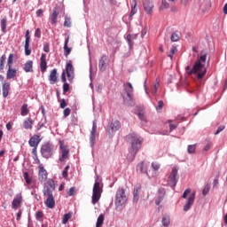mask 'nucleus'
<instances>
[{
    "label": "nucleus",
    "instance_id": "obj_55",
    "mask_svg": "<svg viewBox=\"0 0 227 227\" xmlns=\"http://www.w3.org/2000/svg\"><path fill=\"white\" fill-rule=\"evenodd\" d=\"M219 184V176H216V178L213 182V187L216 188Z\"/></svg>",
    "mask_w": 227,
    "mask_h": 227
},
{
    "label": "nucleus",
    "instance_id": "obj_23",
    "mask_svg": "<svg viewBox=\"0 0 227 227\" xmlns=\"http://www.w3.org/2000/svg\"><path fill=\"white\" fill-rule=\"evenodd\" d=\"M107 60V56L103 55L99 60L98 67L100 72H105L106 68V61Z\"/></svg>",
    "mask_w": 227,
    "mask_h": 227
},
{
    "label": "nucleus",
    "instance_id": "obj_52",
    "mask_svg": "<svg viewBox=\"0 0 227 227\" xmlns=\"http://www.w3.org/2000/svg\"><path fill=\"white\" fill-rule=\"evenodd\" d=\"M63 91H64V93H67V91H69V84L67 82H64Z\"/></svg>",
    "mask_w": 227,
    "mask_h": 227
},
{
    "label": "nucleus",
    "instance_id": "obj_44",
    "mask_svg": "<svg viewBox=\"0 0 227 227\" xmlns=\"http://www.w3.org/2000/svg\"><path fill=\"white\" fill-rule=\"evenodd\" d=\"M6 22H7L6 18L2 19V20H1V27H2V30L4 32L5 31V28H6Z\"/></svg>",
    "mask_w": 227,
    "mask_h": 227
},
{
    "label": "nucleus",
    "instance_id": "obj_38",
    "mask_svg": "<svg viewBox=\"0 0 227 227\" xmlns=\"http://www.w3.org/2000/svg\"><path fill=\"white\" fill-rule=\"evenodd\" d=\"M5 59H6V56L4 54L2 55V57L0 58V71L4 70V68Z\"/></svg>",
    "mask_w": 227,
    "mask_h": 227
},
{
    "label": "nucleus",
    "instance_id": "obj_27",
    "mask_svg": "<svg viewBox=\"0 0 227 227\" xmlns=\"http://www.w3.org/2000/svg\"><path fill=\"white\" fill-rule=\"evenodd\" d=\"M24 72H26L27 74H28L29 72H34V70H33V61L32 60H28L25 63Z\"/></svg>",
    "mask_w": 227,
    "mask_h": 227
},
{
    "label": "nucleus",
    "instance_id": "obj_46",
    "mask_svg": "<svg viewBox=\"0 0 227 227\" xmlns=\"http://www.w3.org/2000/svg\"><path fill=\"white\" fill-rule=\"evenodd\" d=\"M164 102L162 100H160L158 102V106H156V109L158 112L161 111L163 109Z\"/></svg>",
    "mask_w": 227,
    "mask_h": 227
},
{
    "label": "nucleus",
    "instance_id": "obj_11",
    "mask_svg": "<svg viewBox=\"0 0 227 227\" xmlns=\"http://www.w3.org/2000/svg\"><path fill=\"white\" fill-rule=\"evenodd\" d=\"M29 43H30L29 30H27L25 35V45H24L25 54L27 56H29L31 54V50L29 49Z\"/></svg>",
    "mask_w": 227,
    "mask_h": 227
},
{
    "label": "nucleus",
    "instance_id": "obj_4",
    "mask_svg": "<svg viewBox=\"0 0 227 227\" xmlns=\"http://www.w3.org/2000/svg\"><path fill=\"white\" fill-rule=\"evenodd\" d=\"M128 139L131 144L130 152L135 157L141 149L144 139L136 133L129 134Z\"/></svg>",
    "mask_w": 227,
    "mask_h": 227
},
{
    "label": "nucleus",
    "instance_id": "obj_6",
    "mask_svg": "<svg viewBox=\"0 0 227 227\" xmlns=\"http://www.w3.org/2000/svg\"><path fill=\"white\" fill-rule=\"evenodd\" d=\"M127 196L123 188H119L115 196V205L117 208H121L127 203Z\"/></svg>",
    "mask_w": 227,
    "mask_h": 227
},
{
    "label": "nucleus",
    "instance_id": "obj_13",
    "mask_svg": "<svg viewBox=\"0 0 227 227\" xmlns=\"http://www.w3.org/2000/svg\"><path fill=\"white\" fill-rule=\"evenodd\" d=\"M166 195V190L164 188H160L158 192V198L155 200L156 206H160V204L164 200Z\"/></svg>",
    "mask_w": 227,
    "mask_h": 227
},
{
    "label": "nucleus",
    "instance_id": "obj_12",
    "mask_svg": "<svg viewBox=\"0 0 227 227\" xmlns=\"http://www.w3.org/2000/svg\"><path fill=\"white\" fill-rule=\"evenodd\" d=\"M120 129H121V122L117 120L112 121L108 132L109 134H114L118 130H120Z\"/></svg>",
    "mask_w": 227,
    "mask_h": 227
},
{
    "label": "nucleus",
    "instance_id": "obj_49",
    "mask_svg": "<svg viewBox=\"0 0 227 227\" xmlns=\"http://www.w3.org/2000/svg\"><path fill=\"white\" fill-rule=\"evenodd\" d=\"M74 193H75V188H74V187H71V188L69 189V191L67 192V195H68L69 197L74 196Z\"/></svg>",
    "mask_w": 227,
    "mask_h": 227
},
{
    "label": "nucleus",
    "instance_id": "obj_48",
    "mask_svg": "<svg viewBox=\"0 0 227 227\" xmlns=\"http://www.w3.org/2000/svg\"><path fill=\"white\" fill-rule=\"evenodd\" d=\"M70 113H71L70 108L67 107V108L64 109V111H63L64 118H67V116H69Z\"/></svg>",
    "mask_w": 227,
    "mask_h": 227
},
{
    "label": "nucleus",
    "instance_id": "obj_62",
    "mask_svg": "<svg viewBox=\"0 0 227 227\" xmlns=\"http://www.w3.org/2000/svg\"><path fill=\"white\" fill-rule=\"evenodd\" d=\"M61 81L62 82H67V78H66V73L63 72L61 74Z\"/></svg>",
    "mask_w": 227,
    "mask_h": 227
},
{
    "label": "nucleus",
    "instance_id": "obj_19",
    "mask_svg": "<svg viewBox=\"0 0 227 227\" xmlns=\"http://www.w3.org/2000/svg\"><path fill=\"white\" fill-rule=\"evenodd\" d=\"M40 68L42 74H44L47 69V62H46V55L44 53L42 54L41 59H40Z\"/></svg>",
    "mask_w": 227,
    "mask_h": 227
},
{
    "label": "nucleus",
    "instance_id": "obj_56",
    "mask_svg": "<svg viewBox=\"0 0 227 227\" xmlns=\"http://www.w3.org/2000/svg\"><path fill=\"white\" fill-rule=\"evenodd\" d=\"M67 104L66 103V100L63 98L61 99V102H60V108L61 109H65V107H67Z\"/></svg>",
    "mask_w": 227,
    "mask_h": 227
},
{
    "label": "nucleus",
    "instance_id": "obj_64",
    "mask_svg": "<svg viewBox=\"0 0 227 227\" xmlns=\"http://www.w3.org/2000/svg\"><path fill=\"white\" fill-rule=\"evenodd\" d=\"M223 13L227 14V4L223 7Z\"/></svg>",
    "mask_w": 227,
    "mask_h": 227
},
{
    "label": "nucleus",
    "instance_id": "obj_21",
    "mask_svg": "<svg viewBox=\"0 0 227 227\" xmlns=\"http://www.w3.org/2000/svg\"><path fill=\"white\" fill-rule=\"evenodd\" d=\"M194 200H195V193H192V194L189 197V199H188V200H187V203H186V205H185L184 207V212L189 211V209L191 208V207L193 205Z\"/></svg>",
    "mask_w": 227,
    "mask_h": 227
},
{
    "label": "nucleus",
    "instance_id": "obj_42",
    "mask_svg": "<svg viewBox=\"0 0 227 227\" xmlns=\"http://www.w3.org/2000/svg\"><path fill=\"white\" fill-rule=\"evenodd\" d=\"M70 168L69 165H67L65 169L63 170L62 176L64 179H67L68 177V169Z\"/></svg>",
    "mask_w": 227,
    "mask_h": 227
},
{
    "label": "nucleus",
    "instance_id": "obj_25",
    "mask_svg": "<svg viewBox=\"0 0 227 227\" xmlns=\"http://www.w3.org/2000/svg\"><path fill=\"white\" fill-rule=\"evenodd\" d=\"M33 123H34V121L30 118H27L23 121V128L25 129L31 130L33 129Z\"/></svg>",
    "mask_w": 227,
    "mask_h": 227
},
{
    "label": "nucleus",
    "instance_id": "obj_5",
    "mask_svg": "<svg viewBox=\"0 0 227 227\" xmlns=\"http://www.w3.org/2000/svg\"><path fill=\"white\" fill-rule=\"evenodd\" d=\"M55 147L51 143H44L41 147V155L43 158L49 160L52 157Z\"/></svg>",
    "mask_w": 227,
    "mask_h": 227
},
{
    "label": "nucleus",
    "instance_id": "obj_41",
    "mask_svg": "<svg viewBox=\"0 0 227 227\" xmlns=\"http://www.w3.org/2000/svg\"><path fill=\"white\" fill-rule=\"evenodd\" d=\"M195 151H196V145H189L188 146V153L189 154H194L195 153Z\"/></svg>",
    "mask_w": 227,
    "mask_h": 227
},
{
    "label": "nucleus",
    "instance_id": "obj_63",
    "mask_svg": "<svg viewBox=\"0 0 227 227\" xmlns=\"http://www.w3.org/2000/svg\"><path fill=\"white\" fill-rule=\"evenodd\" d=\"M43 10H42V9H39V10L36 12V16H37V17H40V16L43 15Z\"/></svg>",
    "mask_w": 227,
    "mask_h": 227
},
{
    "label": "nucleus",
    "instance_id": "obj_36",
    "mask_svg": "<svg viewBox=\"0 0 227 227\" xmlns=\"http://www.w3.org/2000/svg\"><path fill=\"white\" fill-rule=\"evenodd\" d=\"M59 15V12H57L56 10L53 11L52 15H51V23L54 25L57 23V18Z\"/></svg>",
    "mask_w": 227,
    "mask_h": 227
},
{
    "label": "nucleus",
    "instance_id": "obj_61",
    "mask_svg": "<svg viewBox=\"0 0 227 227\" xmlns=\"http://www.w3.org/2000/svg\"><path fill=\"white\" fill-rule=\"evenodd\" d=\"M138 118H140V120L142 121H146V119H145V115L143 114H138Z\"/></svg>",
    "mask_w": 227,
    "mask_h": 227
},
{
    "label": "nucleus",
    "instance_id": "obj_53",
    "mask_svg": "<svg viewBox=\"0 0 227 227\" xmlns=\"http://www.w3.org/2000/svg\"><path fill=\"white\" fill-rule=\"evenodd\" d=\"M136 6H137V2H136V0H135V5L132 6L131 12H130V16H133L134 14L137 13V10Z\"/></svg>",
    "mask_w": 227,
    "mask_h": 227
},
{
    "label": "nucleus",
    "instance_id": "obj_9",
    "mask_svg": "<svg viewBox=\"0 0 227 227\" xmlns=\"http://www.w3.org/2000/svg\"><path fill=\"white\" fill-rule=\"evenodd\" d=\"M178 174V169L176 168V167H174L172 169V172L170 174V176H168V184L174 188L176 186L177 181H176V176Z\"/></svg>",
    "mask_w": 227,
    "mask_h": 227
},
{
    "label": "nucleus",
    "instance_id": "obj_20",
    "mask_svg": "<svg viewBox=\"0 0 227 227\" xmlns=\"http://www.w3.org/2000/svg\"><path fill=\"white\" fill-rule=\"evenodd\" d=\"M141 190H142L141 184H137L135 188H134V192H133V195H134L133 201L136 202V203L139 200V192H141Z\"/></svg>",
    "mask_w": 227,
    "mask_h": 227
},
{
    "label": "nucleus",
    "instance_id": "obj_26",
    "mask_svg": "<svg viewBox=\"0 0 227 227\" xmlns=\"http://www.w3.org/2000/svg\"><path fill=\"white\" fill-rule=\"evenodd\" d=\"M9 90H10V83L9 82H4L3 87H2L4 98H6V97H8Z\"/></svg>",
    "mask_w": 227,
    "mask_h": 227
},
{
    "label": "nucleus",
    "instance_id": "obj_7",
    "mask_svg": "<svg viewBox=\"0 0 227 227\" xmlns=\"http://www.w3.org/2000/svg\"><path fill=\"white\" fill-rule=\"evenodd\" d=\"M102 188L100 187V183L96 180L95 184L93 186V194H92V204L96 205L101 197Z\"/></svg>",
    "mask_w": 227,
    "mask_h": 227
},
{
    "label": "nucleus",
    "instance_id": "obj_47",
    "mask_svg": "<svg viewBox=\"0 0 227 227\" xmlns=\"http://www.w3.org/2000/svg\"><path fill=\"white\" fill-rule=\"evenodd\" d=\"M179 40V35L176 33H173L171 35L172 42H177Z\"/></svg>",
    "mask_w": 227,
    "mask_h": 227
},
{
    "label": "nucleus",
    "instance_id": "obj_22",
    "mask_svg": "<svg viewBox=\"0 0 227 227\" xmlns=\"http://www.w3.org/2000/svg\"><path fill=\"white\" fill-rule=\"evenodd\" d=\"M8 70L6 73V79L10 80V79H14V77H16L17 75V69L16 68H12V67H7Z\"/></svg>",
    "mask_w": 227,
    "mask_h": 227
},
{
    "label": "nucleus",
    "instance_id": "obj_51",
    "mask_svg": "<svg viewBox=\"0 0 227 227\" xmlns=\"http://www.w3.org/2000/svg\"><path fill=\"white\" fill-rule=\"evenodd\" d=\"M225 129V126L222 125L217 129V131L215 133V136L219 135L221 132H223Z\"/></svg>",
    "mask_w": 227,
    "mask_h": 227
},
{
    "label": "nucleus",
    "instance_id": "obj_50",
    "mask_svg": "<svg viewBox=\"0 0 227 227\" xmlns=\"http://www.w3.org/2000/svg\"><path fill=\"white\" fill-rule=\"evenodd\" d=\"M36 220H40L43 217V213L42 211H36L35 213Z\"/></svg>",
    "mask_w": 227,
    "mask_h": 227
},
{
    "label": "nucleus",
    "instance_id": "obj_32",
    "mask_svg": "<svg viewBox=\"0 0 227 227\" xmlns=\"http://www.w3.org/2000/svg\"><path fill=\"white\" fill-rule=\"evenodd\" d=\"M104 219H105V216L103 214H101L97 220L96 227H102Z\"/></svg>",
    "mask_w": 227,
    "mask_h": 227
},
{
    "label": "nucleus",
    "instance_id": "obj_1",
    "mask_svg": "<svg viewBox=\"0 0 227 227\" xmlns=\"http://www.w3.org/2000/svg\"><path fill=\"white\" fill-rule=\"evenodd\" d=\"M201 53H202V55L195 62L192 68L190 66H188L186 67L187 74H189V75H197L199 81L200 79H203V77L207 74V68L205 67V64H206V61H207V53L203 54V51Z\"/></svg>",
    "mask_w": 227,
    "mask_h": 227
},
{
    "label": "nucleus",
    "instance_id": "obj_15",
    "mask_svg": "<svg viewBox=\"0 0 227 227\" xmlns=\"http://www.w3.org/2000/svg\"><path fill=\"white\" fill-rule=\"evenodd\" d=\"M21 203H22V194L18 193L16 194L15 198L12 202V209H16Z\"/></svg>",
    "mask_w": 227,
    "mask_h": 227
},
{
    "label": "nucleus",
    "instance_id": "obj_31",
    "mask_svg": "<svg viewBox=\"0 0 227 227\" xmlns=\"http://www.w3.org/2000/svg\"><path fill=\"white\" fill-rule=\"evenodd\" d=\"M72 218V213L65 214L62 218V224H67V222Z\"/></svg>",
    "mask_w": 227,
    "mask_h": 227
},
{
    "label": "nucleus",
    "instance_id": "obj_14",
    "mask_svg": "<svg viewBox=\"0 0 227 227\" xmlns=\"http://www.w3.org/2000/svg\"><path fill=\"white\" fill-rule=\"evenodd\" d=\"M41 141L42 139L40 138V136L34 135L28 141V145H30V147H38V145Z\"/></svg>",
    "mask_w": 227,
    "mask_h": 227
},
{
    "label": "nucleus",
    "instance_id": "obj_39",
    "mask_svg": "<svg viewBox=\"0 0 227 227\" xmlns=\"http://www.w3.org/2000/svg\"><path fill=\"white\" fill-rule=\"evenodd\" d=\"M209 192H210V184H207L206 186L204 187L203 191H202L203 196H207Z\"/></svg>",
    "mask_w": 227,
    "mask_h": 227
},
{
    "label": "nucleus",
    "instance_id": "obj_34",
    "mask_svg": "<svg viewBox=\"0 0 227 227\" xmlns=\"http://www.w3.org/2000/svg\"><path fill=\"white\" fill-rule=\"evenodd\" d=\"M137 35H130V34H129V35H127V40H128V43H129V44L130 47L133 45L132 40L137 39Z\"/></svg>",
    "mask_w": 227,
    "mask_h": 227
},
{
    "label": "nucleus",
    "instance_id": "obj_30",
    "mask_svg": "<svg viewBox=\"0 0 227 227\" xmlns=\"http://www.w3.org/2000/svg\"><path fill=\"white\" fill-rule=\"evenodd\" d=\"M69 42V37H67L65 41L64 50H65V55L67 57L69 53L71 52V48H68L67 43Z\"/></svg>",
    "mask_w": 227,
    "mask_h": 227
},
{
    "label": "nucleus",
    "instance_id": "obj_43",
    "mask_svg": "<svg viewBox=\"0 0 227 227\" xmlns=\"http://www.w3.org/2000/svg\"><path fill=\"white\" fill-rule=\"evenodd\" d=\"M177 51V49L176 46L172 47L168 56L172 59L173 55Z\"/></svg>",
    "mask_w": 227,
    "mask_h": 227
},
{
    "label": "nucleus",
    "instance_id": "obj_17",
    "mask_svg": "<svg viewBox=\"0 0 227 227\" xmlns=\"http://www.w3.org/2000/svg\"><path fill=\"white\" fill-rule=\"evenodd\" d=\"M66 72H67V75L68 79L69 80L73 79V77H74V67L72 65L71 60H69L68 63L67 64Z\"/></svg>",
    "mask_w": 227,
    "mask_h": 227
},
{
    "label": "nucleus",
    "instance_id": "obj_35",
    "mask_svg": "<svg viewBox=\"0 0 227 227\" xmlns=\"http://www.w3.org/2000/svg\"><path fill=\"white\" fill-rule=\"evenodd\" d=\"M170 7V4L167 2V0L161 1V6L160 7V10L163 11L166 9H168Z\"/></svg>",
    "mask_w": 227,
    "mask_h": 227
},
{
    "label": "nucleus",
    "instance_id": "obj_45",
    "mask_svg": "<svg viewBox=\"0 0 227 227\" xmlns=\"http://www.w3.org/2000/svg\"><path fill=\"white\" fill-rule=\"evenodd\" d=\"M152 168L156 172V171H159L160 166L158 162H153L152 163Z\"/></svg>",
    "mask_w": 227,
    "mask_h": 227
},
{
    "label": "nucleus",
    "instance_id": "obj_54",
    "mask_svg": "<svg viewBox=\"0 0 227 227\" xmlns=\"http://www.w3.org/2000/svg\"><path fill=\"white\" fill-rule=\"evenodd\" d=\"M64 26H65V27H71V21H70V19H69V18H66V19H65Z\"/></svg>",
    "mask_w": 227,
    "mask_h": 227
},
{
    "label": "nucleus",
    "instance_id": "obj_57",
    "mask_svg": "<svg viewBox=\"0 0 227 227\" xmlns=\"http://www.w3.org/2000/svg\"><path fill=\"white\" fill-rule=\"evenodd\" d=\"M177 123H170L169 125V129H170V132L175 130L177 128Z\"/></svg>",
    "mask_w": 227,
    "mask_h": 227
},
{
    "label": "nucleus",
    "instance_id": "obj_8",
    "mask_svg": "<svg viewBox=\"0 0 227 227\" xmlns=\"http://www.w3.org/2000/svg\"><path fill=\"white\" fill-rule=\"evenodd\" d=\"M59 150L61 156L59 158L60 162H64L67 158L69 157V149L67 145L64 144V142H59Z\"/></svg>",
    "mask_w": 227,
    "mask_h": 227
},
{
    "label": "nucleus",
    "instance_id": "obj_16",
    "mask_svg": "<svg viewBox=\"0 0 227 227\" xmlns=\"http://www.w3.org/2000/svg\"><path fill=\"white\" fill-rule=\"evenodd\" d=\"M137 171L139 174H145L147 176H149L147 172V165L144 161H141L140 163L137 164Z\"/></svg>",
    "mask_w": 227,
    "mask_h": 227
},
{
    "label": "nucleus",
    "instance_id": "obj_40",
    "mask_svg": "<svg viewBox=\"0 0 227 227\" xmlns=\"http://www.w3.org/2000/svg\"><path fill=\"white\" fill-rule=\"evenodd\" d=\"M13 54L11 53L8 57V59H7V67H12V63H13Z\"/></svg>",
    "mask_w": 227,
    "mask_h": 227
},
{
    "label": "nucleus",
    "instance_id": "obj_18",
    "mask_svg": "<svg viewBox=\"0 0 227 227\" xmlns=\"http://www.w3.org/2000/svg\"><path fill=\"white\" fill-rule=\"evenodd\" d=\"M48 173L44 169L43 167H40L39 168V174H38V179L41 183H44L47 180Z\"/></svg>",
    "mask_w": 227,
    "mask_h": 227
},
{
    "label": "nucleus",
    "instance_id": "obj_24",
    "mask_svg": "<svg viewBox=\"0 0 227 227\" xmlns=\"http://www.w3.org/2000/svg\"><path fill=\"white\" fill-rule=\"evenodd\" d=\"M49 81H50L51 84H56V82L58 81L57 69L51 70L50 76H49Z\"/></svg>",
    "mask_w": 227,
    "mask_h": 227
},
{
    "label": "nucleus",
    "instance_id": "obj_33",
    "mask_svg": "<svg viewBox=\"0 0 227 227\" xmlns=\"http://www.w3.org/2000/svg\"><path fill=\"white\" fill-rule=\"evenodd\" d=\"M170 224V218L168 215H164L162 219V225L164 227H168Z\"/></svg>",
    "mask_w": 227,
    "mask_h": 227
},
{
    "label": "nucleus",
    "instance_id": "obj_29",
    "mask_svg": "<svg viewBox=\"0 0 227 227\" xmlns=\"http://www.w3.org/2000/svg\"><path fill=\"white\" fill-rule=\"evenodd\" d=\"M29 113V110L27 108V105L24 104L20 108V114L21 116H27Z\"/></svg>",
    "mask_w": 227,
    "mask_h": 227
},
{
    "label": "nucleus",
    "instance_id": "obj_28",
    "mask_svg": "<svg viewBox=\"0 0 227 227\" xmlns=\"http://www.w3.org/2000/svg\"><path fill=\"white\" fill-rule=\"evenodd\" d=\"M97 125L95 122H93V126H92V130H91V133H90V142L93 143L96 139V134H97Z\"/></svg>",
    "mask_w": 227,
    "mask_h": 227
},
{
    "label": "nucleus",
    "instance_id": "obj_60",
    "mask_svg": "<svg viewBox=\"0 0 227 227\" xmlns=\"http://www.w3.org/2000/svg\"><path fill=\"white\" fill-rule=\"evenodd\" d=\"M43 51L45 52H49L50 51L49 43H46L43 44Z\"/></svg>",
    "mask_w": 227,
    "mask_h": 227
},
{
    "label": "nucleus",
    "instance_id": "obj_3",
    "mask_svg": "<svg viewBox=\"0 0 227 227\" xmlns=\"http://www.w3.org/2000/svg\"><path fill=\"white\" fill-rule=\"evenodd\" d=\"M123 102L125 106H134V89L130 82H126L123 84V91L121 94Z\"/></svg>",
    "mask_w": 227,
    "mask_h": 227
},
{
    "label": "nucleus",
    "instance_id": "obj_10",
    "mask_svg": "<svg viewBox=\"0 0 227 227\" xmlns=\"http://www.w3.org/2000/svg\"><path fill=\"white\" fill-rule=\"evenodd\" d=\"M154 4L152 0L144 1V9L148 15H152L153 12Z\"/></svg>",
    "mask_w": 227,
    "mask_h": 227
},
{
    "label": "nucleus",
    "instance_id": "obj_37",
    "mask_svg": "<svg viewBox=\"0 0 227 227\" xmlns=\"http://www.w3.org/2000/svg\"><path fill=\"white\" fill-rule=\"evenodd\" d=\"M23 176H24V179H25L27 184H31L32 178L29 176L28 173L27 172H24Z\"/></svg>",
    "mask_w": 227,
    "mask_h": 227
},
{
    "label": "nucleus",
    "instance_id": "obj_59",
    "mask_svg": "<svg viewBox=\"0 0 227 227\" xmlns=\"http://www.w3.org/2000/svg\"><path fill=\"white\" fill-rule=\"evenodd\" d=\"M35 36L40 38L41 37V30L36 28L35 31Z\"/></svg>",
    "mask_w": 227,
    "mask_h": 227
},
{
    "label": "nucleus",
    "instance_id": "obj_2",
    "mask_svg": "<svg viewBox=\"0 0 227 227\" xmlns=\"http://www.w3.org/2000/svg\"><path fill=\"white\" fill-rule=\"evenodd\" d=\"M54 192L55 183L52 179H49L47 184L44 187L43 194L47 197L44 204L50 209H53L55 207V200L53 196Z\"/></svg>",
    "mask_w": 227,
    "mask_h": 227
},
{
    "label": "nucleus",
    "instance_id": "obj_58",
    "mask_svg": "<svg viewBox=\"0 0 227 227\" xmlns=\"http://www.w3.org/2000/svg\"><path fill=\"white\" fill-rule=\"evenodd\" d=\"M191 193V189H186L183 194V199H186V197Z\"/></svg>",
    "mask_w": 227,
    "mask_h": 227
}]
</instances>
